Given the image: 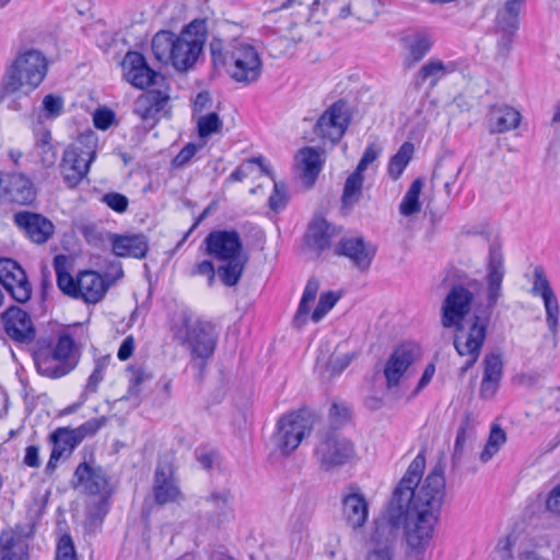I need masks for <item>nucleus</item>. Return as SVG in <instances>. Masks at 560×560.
Here are the masks:
<instances>
[{
	"label": "nucleus",
	"instance_id": "obj_1",
	"mask_svg": "<svg viewBox=\"0 0 560 560\" xmlns=\"http://www.w3.org/2000/svg\"><path fill=\"white\" fill-rule=\"evenodd\" d=\"M504 277V257L500 244L493 243L489 247L487 264V304L471 311L474 293L463 284L451 288L441 305V325L443 328L455 330L454 348L460 357H468L462 372L471 369L478 361L486 341L488 326L493 307L502 295V281Z\"/></svg>",
	"mask_w": 560,
	"mask_h": 560
},
{
	"label": "nucleus",
	"instance_id": "obj_2",
	"mask_svg": "<svg viewBox=\"0 0 560 560\" xmlns=\"http://www.w3.org/2000/svg\"><path fill=\"white\" fill-rule=\"evenodd\" d=\"M424 467L425 458L419 453L395 488L392 501L399 514L405 515L407 544L417 555L422 553L432 539L445 494L443 465L436 464L419 486Z\"/></svg>",
	"mask_w": 560,
	"mask_h": 560
},
{
	"label": "nucleus",
	"instance_id": "obj_3",
	"mask_svg": "<svg viewBox=\"0 0 560 560\" xmlns=\"http://www.w3.org/2000/svg\"><path fill=\"white\" fill-rule=\"evenodd\" d=\"M207 40L205 20H194L176 34L159 31L152 38L151 48L156 60L171 65L180 72L190 70L202 54Z\"/></svg>",
	"mask_w": 560,
	"mask_h": 560
},
{
	"label": "nucleus",
	"instance_id": "obj_4",
	"mask_svg": "<svg viewBox=\"0 0 560 560\" xmlns=\"http://www.w3.org/2000/svg\"><path fill=\"white\" fill-rule=\"evenodd\" d=\"M83 343L69 329L57 332L56 340L40 337L33 350L37 372L49 378H60L80 362Z\"/></svg>",
	"mask_w": 560,
	"mask_h": 560
},
{
	"label": "nucleus",
	"instance_id": "obj_5",
	"mask_svg": "<svg viewBox=\"0 0 560 560\" xmlns=\"http://www.w3.org/2000/svg\"><path fill=\"white\" fill-rule=\"evenodd\" d=\"M49 60L36 48H21L7 61L0 80V98L35 91L47 77Z\"/></svg>",
	"mask_w": 560,
	"mask_h": 560
},
{
	"label": "nucleus",
	"instance_id": "obj_6",
	"mask_svg": "<svg viewBox=\"0 0 560 560\" xmlns=\"http://www.w3.org/2000/svg\"><path fill=\"white\" fill-rule=\"evenodd\" d=\"M210 55L213 67L225 68L235 82L250 84L261 75V57L256 47L245 40L233 39L224 43L213 38L210 42Z\"/></svg>",
	"mask_w": 560,
	"mask_h": 560
},
{
	"label": "nucleus",
	"instance_id": "obj_7",
	"mask_svg": "<svg viewBox=\"0 0 560 560\" xmlns=\"http://www.w3.org/2000/svg\"><path fill=\"white\" fill-rule=\"evenodd\" d=\"M203 253L221 262L217 273L226 287L236 285L248 264L241 236L235 230H214L203 240Z\"/></svg>",
	"mask_w": 560,
	"mask_h": 560
},
{
	"label": "nucleus",
	"instance_id": "obj_8",
	"mask_svg": "<svg viewBox=\"0 0 560 560\" xmlns=\"http://www.w3.org/2000/svg\"><path fill=\"white\" fill-rule=\"evenodd\" d=\"M96 149L97 137L90 131L81 135L74 144L63 151L60 170L68 187H77L88 175L96 158Z\"/></svg>",
	"mask_w": 560,
	"mask_h": 560
},
{
	"label": "nucleus",
	"instance_id": "obj_9",
	"mask_svg": "<svg viewBox=\"0 0 560 560\" xmlns=\"http://www.w3.org/2000/svg\"><path fill=\"white\" fill-rule=\"evenodd\" d=\"M354 457L355 446L348 438L336 431H327L318 435L314 458L322 470L331 471L345 466Z\"/></svg>",
	"mask_w": 560,
	"mask_h": 560
},
{
	"label": "nucleus",
	"instance_id": "obj_10",
	"mask_svg": "<svg viewBox=\"0 0 560 560\" xmlns=\"http://www.w3.org/2000/svg\"><path fill=\"white\" fill-rule=\"evenodd\" d=\"M177 338L190 351L192 358L202 361H207L213 355L218 342V334L214 326L203 320L192 323L186 320L184 336L178 331Z\"/></svg>",
	"mask_w": 560,
	"mask_h": 560
},
{
	"label": "nucleus",
	"instance_id": "obj_11",
	"mask_svg": "<svg viewBox=\"0 0 560 560\" xmlns=\"http://www.w3.org/2000/svg\"><path fill=\"white\" fill-rule=\"evenodd\" d=\"M37 189L32 178L16 171L0 172V205L32 206Z\"/></svg>",
	"mask_w": 560,
	"mask_h": 560
},
{
	"label": "nucleus",
	"instance_id": "obj_12",
	"mask_svg": "<svg viewBox=\"0 0 560 560\" xmlns=\"http://www.w3.org/2000/svg\"><path fill=\"white\" fill-rule=\"evenodd\" d=\"M350 113L345 101L331 104L317 119L314 133L324 142L336 144L346 133Z\"/></svg>",
	"mask_w": 560,
	"mask_h": 560
},
{
	"label": "nucleus",
	"instance_id": "obj_13",
	"mask_svg": "<svg viewBox=\"0 0 560 560\" xmlns=\"http://www.w3.org/2000/svg\"><path fill=\"white\" fill-rule=\"evenodd\" d=\"M398 528V521L393 518L376 520L370 538L373 548L368 552L365 560H393Z\"/></svg>",
	"mask_w": 560,
	"mask_h": 560
},
{
	"label": "nucleus",
	"instance_id": "obj_14",
	"mask_svg": "<svg viewBox=\"0 0 560 560\" xmlns=\"http://www.w3.org/2000/svg\"><path fill=\"white\" fill-rule=\"evenodd\" d=\"M530 293L534 296L541 298L546 312L547 327L552 336L557 337L559 332L560 316L559 301L541 266H536L534 269Z\"/></svg>",
	"mask_w": 560,
	"mask_h": 560
},
{
	"label": "nucleus",
	"instance_id": "obj_15",
	"mask_svg": "<svg viewBox=\"0 0 560 560\" xmlns=\"http://www.w3.org/2000/svg\"><path fill=\"white\" fill-rule=\"evenodd\" d=\"M0 283L19 303H26L32 296V284L26 272L11 258H0Z\"/></svg>",
	"mask_w": 560,
	"mask_h": 560
},
{
	"label": "nucleus",
	"instance_id": "obj_16",
	"mask_svg": "<svg viewBox=\"0 0 560 560\" xmlns=\"http://www.w3.org/2000/svg\"><path fill=\"white\" fill-rule=\"evenodd\" d=\"M0 283L19 303H26L32 296V284L26 272L11 258H0Z\"/></svg>",
	"mask_w": 560,
	"mask_h": 560
},
{
	"label": "nucleus",
	"instance_id": "obj_17",
	"mask_svg": "<svg viewBox=\"0 0 560 560\" xmlns=\"http://www.w3.org/2000/svg\"><path fill=\"white\" fill-rule=\"evenodd\" d=\"M420 354L419 346L412 342L401 343L394 349L384 368L388 388L397 387L400 384L405 373L420 358Z\"/></svg>",
	"mask_w": 560,
	"mask_h": 560
},
{
	"label": "nucleus",
	"instance_id": "obj_18",
	"mask_svg": "<svg viewBox=\"0 0 560 560\" xmlns=\"http://www.w3.org/2000/svg\"><path fill=\"white\" fill-rule=\"evenodd\" d=\"M277 429L276 444L283 454L294 451L310 431L307 420L296 412L282 417L278 421Z\"/></svg>",
	"mask_w": 560,
	"mask_h": 560
},
{
	"label": "nucleus",
	"instance_id": "obj_19",
	"mask_svg": "<svg viewBox=\"0 0 560 560\" xmlns=\"http://www.w3.org/2000/svg\"><path fill=\"white\" fill-rule=\"evenodd\" d=\"M7 336L15 343L28 345L35 340L36 329L28 313L19 306H10L1 315Z\"/></svg>",
	"mask_w": 560,
	"mask_h": 560
},
{
	"label": "nucleus",
	"instance_id": "obj_20",
	"mask_svg": "<svg viewBox=\"0 0 560 560\" xmlns=\"http://www.w3.org/2000/svg\"><path fill=\"white\" fill-rule=\"evenodd\" d=\"M337 256L347 257L355 268L365 272L370 269L376 247L361 236L341 237L335 246Z\"/></svg>",
	"mask_w": 560,
	"mask_h": 560
},
{
	"label": "nucleus",
	"instance_id": "obj_21",
	"mask_svg": "<svg viewBox=\"0 0 560 560\" xmlns=\"http://www.w3.org/2000/svg\"><path fill=\"white\" fill-rule=\"evenodd\" d=\"M33 526L15 525L0 534V560H28V539Z\"/></svg>",
	"mask_w": 560,
	"mask_h": 560
},
{
	"label": "nucleus",
	"instance_id": "obj_22",
	"mask_svg": "<svg viewBox=\"0 0 560 560\" xmlns=\"http://www.w3.org/2000/svg\"><path fill=\"white\" fill-rule=\"evenodd\" d=\"M13 223L36 244L46 243L55 232V226L49 219L31 211L16 212L13 215Z\"/></svg>",
	"mask_w": 560,
	"mask_h": 560
},
{
	"label": "nucleus",
	"instance_id": "obj_23",
	"mask_svg": "<svg viewBox=\"0 0 560 560\" xmlns=\"http://www.w3.org/2000/svg\"><path fill=\"white\" fill-rule=\"evenodd\" d=\"M124 78L138 89H145L154 84L158 72L147 62L144 56L138 51H128L121 62Z\"/></svg>",
	"mask_w": 560,
	"mask_h": 560
},
{
	"label": "nucleus",
	"instance_id": "obj_24",
	"mask_svg": "<svg viewBox=\"0 0 560 560\" xmlns=\"http://www.w3.org/2000/svg\"><path fill=\"white\" fill-rule=\"evenodd\" d=\"M78 294L75 299L83 300L89 304L100 302L108 290L105 279L93 270H83L77 276Z\"/></svg>",
	"mask_w": 560,
	"mask_h": 560
},
{
	"label": "nucleus",
	"instance_id": "obj_25",
	"mask_svg": "<svg viewBox=\"0 0 560 560\" xmlns=\"http://www.w3.org/2000/svg\"><path fill=\"white\" fill-rule=\"evenodd\" d=\"M75 485L83 488L89 494H110L107 490L108 479L102 467H93L81 463L74 471Z\"/></svg>",
	"mask_w": 560,
	"mask_h": 560
},
{
	"label": "nucleus",
	"instance_id": "obj_26",
	"mask_svg": "<svg viewBox=\"0 0 560 560\" xmlns=\"http://www.w3.org/2000/svg\"><path fill=\"white\" fill-rule=\"evenodd\" d=\"M113 253L118 257L142 259L149 250V241L144 234H110Z\"/></svg>",
	"mask_w": 560,
	"mask_h": 560
},
{
	"label": "nucleus",
	"instance_id": "obj_27",
	"mask_svg": "<svg viewBox=\"0 0 560 560\" xmlns=\"http://www.w3.org/2000/svg\"><path fill=\"white\" fill-rule=\"evenodd\" d=\"M503 374V361L500 354L489 353L483 359V375L480 384L479 396L482 399H491L497 394Z\"/></svg>",
	"mask_w": 560,
	"mask_h": 560
},
{
	"label": "nucleus",
	"instance_id": "obj_28",
	"mask_svg": "<svg viewBox=\"0 0 560 560\" xmlns=\"http://www.w3.org/2000/svg\"><path fill=\"white\" fill-rule=\"evenodd\" d=\"M518 110L509 105H491L487 114L488 130L490 133H504L516 129L521 122Z\"/></svg>",
	"mask_w": 560,
	"mask_h": 560
},
{
	"label": "nucleus",
	"instance_id": "obj_29",
	"mask_svg": "<svg viewBox=\"0 0 560 560\" xmlns=\"http://www.w3.org/2000/svg\"><path fill=\"white\" fill-rule=\"evenodd\" d=\"M339 234V230L328 223L324 218L316 217L308 225L306 242L314 250L322 253L331 247L334 238Z\"/></svg>",
	"mask_w": 560,
	"mask_h": 560
},
{
	"label": "nucleus",
	"instance_id": "obj_30",
	"mask_svg": "<svg viewBox=\"0 0 560 560\" xmlns=\"http://www.w3.org/2000/svg\"><path fill=\"white\" fill-rule=\"evenodd\" d=\"M342 513L349 526L357 529L362 527L369 516V504L364 494L351 491L342 498Z\"/></svg>",
	"mask_w": 560,
	"mask_h": 560
},
{
	"label": "nucleus",
	"instance_id": "obj_31",
	"mask_svg": "<svg viewBox=\"0 0 560 560\" xmlns=\"http://www.w3.org/2000/svg\"><path fill=\"white\" fill-rule=\"evenodd\" d=\"M153 492L158 504H166L178 499L180 491L173 478L171 467L159 466L156 468Z\"/></svg>",
	"mask_w": 560,
	"mask_h": 560
},
{
	"label": "nucleus",
	"instance_id": "obj_32",
	"mask_svg": "<svg viewBox=\"0 0 560 560\" xmlns=\"http://www.w3.org/2000/svg\"><path fill=\"white\" fill-rule=\"evenodd\" d=\"M168 96L160 91H151L139 96L133 105V113L143 121L158 120V115L165 108Z\"/></svg>",
	"mask_w": 560,
	"mask_h": 560
},
{
	"label": "nucleus",
	"instance_id": "obj_33",
	"mask_svg": "<svg viewBox=\"0 0 560 560\" xmlns=\"http://www.w3.org/2000/svg\"><path fill=\"white\" fill-rule=\"evenodd\" d=\"M295 160L304 183L312 186L324 164L320 150L305 147L298 152Z\"/></svg>",
	"mask_w": 560,
	"mask_h": 560
},
{
	"label": "nucleus",
	"instance_id": "obj_34",
	"mask_svg": "<svg viewBox=\"0 0 560 560\" xmlns=\"http://www.w3.org/2000/svg\"><path fill=\"white\" fill-rule=\"evenodd\" d=\"M456 69L457 66L453 61L444 63L442 60L439 59H430L418 71V84L429 80L430 88H434L436 86L440 80L445 78L447 74L453 73L454 71H456Z\"/></svg>",
	"mask_w": 560,
	"mask_h": 560
},
{
	"label": "nucleus",
	"instance_id": "obj_35",
	"mask_svg": "<svg viewBox=\"0 0 560 560\" xmlns=\"http://www.w3.org/2000/svg\"><path fill=\"white\" fill-rule=\"evenodd\" d=\"M404 43L408 49L407 60L416 63L422 60L430 51L433 40L425 33H416L404 38Z\"/></svg>",
	"mask_w": 560,
	"mask_h": 560
},
{
	"label": "nucleus",
	"instance_id": "obj_36",
	"mask_svg": "<svg viewBox=\"0 0 560 560\" xmlns=\"http://www.w3.org/2000/svg\"><path fill=\"white\" fill-rule=\"evenodd\" d=\"M319 290V281L316 278H311L306 282L298 311L293 318L296 327H302L307 322V316L311 311V303L314 302Z\"/></svg>",
	"mask_w": 560,
	"mask_h": 560
},
{
	"label": "nucleus",
	"instance_id": "obj_37",
	"mask_svg": "<svg viewBox=\"0 0 560 560\" xmlns=\"http://www.w3.org/2000/svg\"><path fill=\"white\" fill-rule=\"evenodd\" d=\"M364 175L354 170L346 179L341 201L343 207L352 208L362 198Z\"/></svg>",
	"mask_w": 560,
	"mask_h": 560
},
{
	"label": "nucleus",
	"instance_id": "obj_38",
	"mask_svg": "<svg viewBox=\"0 0 560 560\" xmlns=\"http://www.w3.org/2000/svg\"><path fill=\"white\" fill-rule=\"evenodd\" d=\"M66 257L58 255L54 258V268L57 276V285L65 294L74 298L78 294L77 278H73L66 269Z\"/></svg>",
	"mask_w": 560,
	"mask_h": 560
},
{
	"label": "nucleus",
	"instance_id": "obj_39",
	"mask_svg": "<svg viewBox=\"0 0 560 560\" xmlns=\"http://www.w3.org/2000/svg\"><path fill=\"white\" fill-rule=\"evenodd\" d=\"M413 150L411 142H404L397 153L389 160L387 172L394 180L398 179L404 173L412 158Z\"/></svg>",
	"mask_w": 560,
	"mask_h": 560
},
{
	"label": "nucleus",
	"instance_id": "obj_40",
	"mask_svg": "<svg viewBox=\"0 0 560 560\" xmlns=\"http://www.w3.org/2000/svg\"><path fill=\"white\" fill-rule=\"evenodd\" d=\"M423 186V182L421 178L415 179L409 186L407 192L402 197V200L399 205V212L404 217H410L420 212L421 203L419 201L420 192Z\"/></svg>",
	"mask_w": 560,
	"mask_h": 560
},
{
	"label": "nucleus",
	"instance_id": "obj_41",
	"mask_svg": "<svg viewBox=\"0 0 560 560\" xmlns=\"http://www.w3.org/2000/svg\"><path fill=\"white\" fill-rule=\"evenodd\" d=\"M109 360V357H101L95 361L94 369L89 376L85 388L81 395L83 401L89 395L97 392L100 383L104 380L105 370L108 366Z\"/></svg>",
	"mask_w": 560,
	"mask_h": 560
},
{
	"label": "nucleus",
	"instance_id": "obj_42",
	"mask_svg": "<svg viewBox=\"0 0 560 560\" xmlns=\"http://www.w3.org/2000/svg\"><path fill=\"white\" fill-rule=\"evenodd\" d=\"M253 165H258L264 174L271 176V168L265 163V159L262 156H256L248 159L234 170L228 177V182H242L252 173Z\"/></svg>",
	"mask_w": 560,
	"mask_h": 560
},
{
	"label": "nucleus",
	"instance_id": "obj_43",
	"mask_svg": "<svg viewBox=\"0 0 560 560\" xmlns=\"http://www.w3.org/2000/svg\"><path fill=\"white\" fill-rule=\"evenodd\" d=\"M50 440L54 444L52 450L60 451L61 457L65 454L69 455L79 444L74 434L67 428H58L50 435Z\"/></svg>",
	"mask_w": 560,
	"mask_h": 560
},
{
	"label": "nucleus",
	"instance_id": "obj_44",
	"mask_svg": "<svg viewBox=\"0 0 560 560\" xmlns=\"http://www.w3.org/2000/svg\"><path fill=\"white\" fill-rule=\"evenodd\" d=\"M506 435L505 432L499 427L493 425L488 441L480 454V460L482 463L489 462L500 450V447L505 443Z\"/></svg>",
	"mask_w": 560,
	"mask_h": 560
},
{
	"label": "nucleus",
	"instance_id": "obj_45",
	"mask_svg": "<svg viewBox=\"0 0 560 560\" xmlns=\"http://www.w3.org/2000/svg\"><path fill=\"white\" fill-rule=\"evenodd\" d=\"M506 435L505 432L499 427L493 425L488 441L480 454V460L482 463L489 462L500 450V447L505 443Z\"/></svg>",
	"mask_w": 560,
	"mask_h": 560
},
{
	"label": "nucleus",
	"instance_id": "obj_46",
	"mask_svg": "<svg viewBox=\"0 0 560 560\" xmlns=\"http://www.w3.org/2000/svg\"><path fill=\"white\" fill-rule=\"evenodd\" d=\"M110 494L101 495L95 502L88 508V522L90 527H98L108 514L110 509Z\"/></svg>",
	"mask_w": 560,
	"mask_h": 560
},
{
	"label": "nucleus",
	"instance_id": "obj_47",
	"mask_svg": "<svg viewBox=\"0 0 560 560\" xmlns=\"http://www.w3.org/2000/svg\"><path fill=\"white\" fill-rule=\"evenodd\" d=\"M273 180V190L268 199L269 207L272 211L279 212L283 210L289 201L287 185L275 179L273 173L269 176Z\"/></svg>",
	"mask_w": 560,
	"mask_h": 560
},
{
	"label": "nucleus",
	"instance_id": "obj_48",
	"mask_svg": "<svg viewBox=\"0 0 560 560\" xmlns=\"http://www.w3.org/2000/svg\"><path fill=\"white\" fill-rule=\"evenodd\" d=\"M198 133L201 138L219 132L222 128V121L214 112L200 116L197 120Z\"/></svg>",
	"mask_w": 560,
	"mask_h": 560
},
{
	"label": "nucleus",
	"instance_id": "obj_49",
	"mask_svg": "<svg viewBox=\"0 0 560 560\" xmlns=\"http://www.w3.org/2000/svg\"><path fill=\"white\" fill-rule=\"evenodd\" d=\"M339 296L335 294L332 291H328L323 293L319 296L318 304L314 312L311 315V318L314 323L320 322L325 315L336 305Z\"/></svg>",
	"mask_w": 560,
	"mask_h": 560
},
{
	"label": "nucleus",
	"instance_id": "obj_50",
	"mask_svg": "<svg viewBox=\"0 0 560 560\" xmlns=\"http://www.w3.org/2000/svg\"><path fill=\"white\" fill-rule=\"evenodd\" d=\"M312 517V511L305 503H300L290 518V527L296 533L304 532Z\"/></svg>",
	"mask_w": 560,
	"mask_h": 560
},
{
	"label": "nucleus",
	"instance_id": "obj_51",
	"mask_svg": "<svg viewBox=\"0 0 560 560\" xmlns=\"http://www.w3.org/2000/svg\"><path fill=\"white\" fill-rule=\"evenodd\" d=\"M470 436L469 433V419L468 417L462 422L454 445V454L452 457L453 465L456 466L464 455V445L467 439Z\"/></svg>",
	"mask_w": 560,
	"mask_h": 560
},
{
	"label": "nucleus",
	"instance_id": "obj_52",
	"mask_svg": "<svg viewBox=\"0 0 560 560\" xmlns=\"http://www.w3.org/2000/svg\"><path fill=\"white\" fill-rule=\"evenodd\" d=\"M55 560H78L74 544L70 535H62L56 546Z\"/></svg>",
	"mask_w": 560,
	"mask_h": 560
},
{
	"label": "nucleus",
	"instance_id": "obj_53",
	"mask_svg": "<svg viewBox=\"0 0 560 560\" xmlns=\"http://www.w3.org/2000/svg\"><path fill=\"white\" fill-rule=\"evenodd\" d=\"M106 423V419L102 418H93L81 424L75 430H70L80 443L84 438L94 435L104 424Z\"/></svg>",
	"mask_w": 560,
	"mask_h": 560
},
{
	"label": "nucleus",
	"instance_id": "obj_54",
	"mask_svg": "<svg viewBox=\"0 0 560 560\" xmlns=\"http://www.w3.org/2000/svg\"><path fill=\"white\" fill-rule=\"evenodd\" d=\"M520 28V19L509 14L503 8L498 10L495 15V31H515Z\"/></svg>",
	"mask_w": 560,
	"mask_h": 560
},
{
	"label": "nucleus",
	"instance_id": "obj_55",
	"mask_svg": "<svg viewBox=\"0 0 560 560\" xmlns=\"http://www.w3.org/2000/svg\"><path fill=\"white\" fill-rule=\"evenodd\" d=\"M43 110L46 118H56L63 110V98L58 95L48 94L43 100Z\"/></svg>",
	"mask_w": 560,
	"mask_h": 560
},
{
	"label": "nucleus",
	"instance_id": "obj_56",
	"mask_svg": "<svg viewBox=\"0 0 560 560\" xmlns=\"http://www.w3.org/2000/svg\"><path fill=\"white\" fill-rule=\"evenodd\" d=\"M102 202L117 213L126 212L129 205V200L125 195L115 191L103 195Z\"/></svg>",
	"mask_w": 560,
	"mask_h": 560
},
{
	"label": "nucleus",
	"instance_id": "obj_57",
	"mask_svg": "<svg viewBox=\"0 0 560 560\" xmlns=\"http://www.w3.org/2000/svg\"><path fill=\"white\" fill-rule=\"evenodd\" d=\"M208 501L218 509L223 515H228L232 512L230 501L231 493L229 490H224L222 492H212L208 499Z\"/></svg>",
	"mask_w": 560,
	"mask_h": 560
},
{
	"label": "nucleus",
	"instance_id": "obj_58",
	"mask_svg": "<svg viewBox=\"0 0 560 560\" xmlns=\"http://www.w3.org/2000/svg\"><path fill=\"white\" fill-rule=\"evenodd\" d=\"M115 121V113L109 108H98L93 114V124L96 129L107 130Z\"/></svg>",
	"mask_w": 560,
	"mask_h": 560
},
{
	"label": "nucleus",
	"instance_id": "obj_59",
	"mask_svg": "<svg viewBox=\"0 0 560 560\" xmlns=\"http://www.w3.org/2000/svg\"><path fill=\"white\" fill-rule=\"evenodd\" d=\"M350 417L349 408L343 404H332L329 409V419L332 425H342Z\"/></svg>",
	"mask_w": 560,
	"mask_h": 560
},
{
	"label": "nucleus",
	"instance_id": "obj_60",
	"mask_svg": "<svg viewBox=\"0 0 560 560\" xmlns=\"http://www.w3.org/2000/svg\"><path fill=\"white\" fill-rule=\"evenodd\" d=\"M381 151L382 150L377 144H375V143L369 144L365 148L363 155L360 159L355 170L364 173V171L368 168V166L378 158Z\"/></svg>",
	"mask_w": 560,
	"mask_h": 560
},
{
	"label": "nucleus",
	"instance_id": "obj_61",
	"mask_svg": "<svg viewBox=\"0 0 560 560\" xmlns=\"http://www.w3.org/2000/svg\"><path fill=\"white\" fill-rule=\"evenodd\" d=\"M352 359H353V355L349 354V353L331 357L329 359V361L327 362V370L330 372L331 375H338L347 366H349Z\"/></svg>",
	"mask_w": 560,
	"mask_h": 560
},
{
	"label": "nucleus",
	"instance_id": "obj_62",
	"mask_svg": "<svg viewBox=\"0 0 560 560\" xmlns=\"http://www.w3.org/2000/svg\"><path fill=\"white\" fill-rule=\"evenodd\" d=\"M198 151V147L195 143H187L174 158L173 165L175 167L185 166L195 156Z\"/></svg>",
	"mask_w": 560,
	"mask_h": 560
},
{
	"label": "nucleus",
	"instance_id": "obj_63",
	"mask_svg": "<svg viewBox=\"0 0 560 560\" xmlns=\"http://www.w3.org/2000/svg\"><path fill=\"white\" fill-rule=\"evenodd\" d=\"M497 32L500 33V38L498 39V43H497L498 52L501 56L506 57L509 55V52L511 51L513 38H514L516 32L515 31H497Z\"/></svg>",
	"mask_w": 560,
	"mask_h": 560
},
{
	"label": "nucleus",
	"instance_id": "obj_64",
	"mask_svg": "<svg viewBox=\"0 0 560 560\" xmlns=\"http://www.w3.org/2000/svg\"><path fill=\"white\" fill-rule=\"evenodd\" d=\"M191 275L206 276L208 278V284L212 285L215 278V269L211 260H202L195 265Z\"/></svg>",
	"mask_w": 560,
	"mask_h": 560
}]
</instances>
